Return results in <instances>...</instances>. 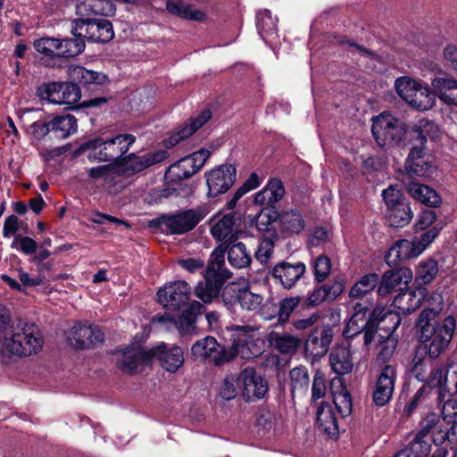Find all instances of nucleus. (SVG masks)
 Segmentation results:
<instances>
[{
    "mask_svg": "<svg viewBox=\"0 0 457 457\" xmlns=\"http://www.w3.org/2000/svg\"><path fill=\"white\" fill-rule=\"evenodd\" d=\"M212 118V112L210 109L203 110L196 117L191 118L187 123L185 124L177 133L170 136L169 144L176 145L181 140L189 137L198 129L203 127Z\"/></svg>",
    "mask_w": 457,
    "mask_h": 457,
    "instance_id": "c756f323",
    "label": "nucleus"
},
{
    "mask_svg": "<svg viewBox=\"0 0 457 457\" xmlns=\"http://www.w3.org/2000/svg\"><path fill=\"white\" fill-rule=\"evenodd\" d=\"M151 362L150 349L141 346L127 347L116 358L117 367L126 374L134 375L138 368Z\"/></svg>",
    "mask_w": 457,
    "mask_h": 457,
    "instance_id": "aec40b11",
    "label": "nucleus"
},
{
    "mask_svg": "<svg viewBox=\"0 0 457 457\" xmlns=\"http://www.w3.org/2000/svg\"><path fill=\"white\" fill-rule=\"evenodd\" d=\"M439 98L445 104L457 106V80L437 78L433 81Z\"/></svg>",
    "mask_w": 457,
    "mask_h": 457,
    "instance_id": "a19ab883",
    "label": "nucleus"
},
{
    "mask_svg": "<svg viewBox=\"0 0 457 457\" xmlns=\"http://www.w3.org/2000/svg\"><path fill=\"white\" fill-rule=\"evenodd\" d=\"M440 311V306L425 308L417 321L420 340L428 349L430 359H436L447 349L456 327V320L452 315L436 321V319Z\"/></svg>",
    "mask_w": 457,
    "mask_h": 457,
    "instance_id": "f257e3e1",
    "label": "nucleus"
},
{
    "mask_svg": "<svg viewBox=\"0 0 457 457\" xmlns=\"http://www.w3.org/2000/svg\"><path fill=\"white\" fill-rule=\"evenodd\" d=\"M73 38H65L60 40L59 50L61 51V57L70 58L81 54L85 48L83 37L73 35Z\"/></svg>",
    "mask_w": 457,
    "mask_h": 457,
    "instance_id": "3c124183",
    "label": "nucleus"
},
{
    "mask_svg": "<svg viewBox=\"0 0 457 457\" xmlns=\"http://www.w3.org/2000/svg\"><path fill=\"white\" fill-rule=\"evenodd\" d=\"M236 168L231 164L220 165L205 174L208 195L215 197L226 193L235 183Z\"/></svg>",
    "mask_w": 457,
    "mask_h": 457,
    "instance_id": "6ab92c4d",
    "label": "nucleus"
},
{
    "mask_svg": "<svg viewBox=\"0 0 457 457\" xmlns=\"http://www.w3.org/2000/svg\"><path fill=\"white\" fill-rule=\"evenodd\" d=\"M338 412L343 416H347L351 413L353 403L350 394L343 388L340 392L334 395L333 399Z\"/></svg>",
    "mask_w": 457,
    "mask_h": 457,
    "instance_id": "338daca9",
    "label": "nucleus"
},
{
    "mask_svg": "<svg viewBox=\"0 0 457 457\" xmlns=\"http://www.w3.org/2000/svg\"><path fill=\"white\" fill-rule=\"evenodd\" d=\"M43 346V338L33 324L12 322L0 340V363L7 364L12 356L22 358L37 354Z\"/></svg>",
    "mask_w": 457,
    "mask_h": 457,
    "instance_id": "f03ea898",
    "label": "nucleus"
},
{
    "mask_svg": "<svg viewBox=\"0 0 457 457\" xmlns=\"http://www.w3.org/2000/svg\"><path fill=\"white\" fill-rule=\"evenodd\" d=\"M317 424L329 436H337L339 433L336 414L328 403H322L318 408Z\"/></svg>",
    "mask_w": 457,
    "mask_h": 457,
    "instance_id": "4c0bfd02",
    "label": "nucleus"
},
{
    "mask_svg": "<svg viewBox=\"0 0 457 457\" xmlns=\"http://www.w3.org/2000/svg\"><path fill=\"white\" fill-rule=\"evenodd\" d=\"M421 304V296L412 290L405 289L398 294L393 305L398 310V315H407L416 311Z\"/></svg>",
    "mask_w": 457,
    "mask_h": 457,
    "instance_id": "ea45409f",
    "label": "nucleus"
},
{
    "mask_svg": "<svg viewBox=\"0 0 457 457\" xmlns=\"http://www.w3.org/2000/svg\"><path fill=\"white\" fill-rule=\"evenodd\" d=\"M436 427L437 429H435V445H441L447 440L453 448L457 447V422L452 423V427L445 430L437 417Z\"/></svg>",
    "mask_w": 457,
    "mask_h": 457,
    "instance_id": "5fc2aeb1",
    "label": "nucleus"
},
{
    "mask_svg": "<svg viewBox=\"0 0 457 457\" xmlns=\"http://www.w3.org/2000/svg\"><path fill=\"white\" fill-rule=\"evenodd\" d=\"M332 338L333 334L330 328H315L305 342L304 351L314 358L322 357L328 353Z\"/></svg>",
    "mask_w": 457,
    "mask_h": 457,
    "instance_id": "a878e982",
    "label": "nucleus"
},
{
    "mask_svg": "<svg viewBox=\"0 0 457 457\" xmlns=\"http://www.w3.org/2000/svg\"><path fill=\"white\" fill-rule=\"evenodd\" d=\"M412 218L413 212L407 202L388 210L387 219L391 227L403 228L408 225Z\"/></svg>",
    "mask_w": 457,
    "mask_h": 457,
    "instance_id": "49530a36",
    "label": "nucleus"
},
{
    "mask_svg": "<svg viewBox=\"0 0 457 457\" xmlns=\"http://www.w3.org/2000/svg\"><path fill=\"white\" fill-rule=\"evenodd\" d=\"M412 279V272L408 268H401L395 270L385 272L378 284V293L386 296L393 292H403L408 288Z\"/></svg>",
    "mask_w": 457,
    "mask_h": 457,
    "instance_id": "412c9836",
    "label": "nucleus"
},
{
    "mask_svg": "<svg viewBox=\"0 0 457 457\" xmlns=\"http://www.w3.org/2000/svg\"><path fill=\"white\" fill-rule=\"evenodd\" d=\"M60 40L54 37H42L34 42L35 49L49 57L61 58V51L59 50Z\"/></svg>",
    "mask_w": 457,
    "mask_h": 457,
    "instance_id": "864d4df0",
    "label": "nucleus"
},
{
    "mask_svg": "<svg viewBox=\"0 0 457 457\" xmlns=\"http://www.w3.org/2000/svg\"><path fill=\"white\" fill-rule=\"evenodd\" d=\"M278 220L282 231L291 234L301 233L305 226L302 213L296 209L278 213Z\"/></svg>",
    "mask_w": 457,
    "mask_h": 457,
    "instance_id": "58836bf2",
    "label": "nucleus"
},
{
    "mask_svg": "<svg viewBox=\"0 0 457 457\" xmlns=\"http://www.w3.org/2000/svg\"><path fill=\"white\" fill-rule=\"evenodd\" d=\"M203 207L189 209L172 215H163L157 221L160 228L170 234H184L192 230L206 216Z\"/></svg>",
    "mask_w": 457,
    "mask_h": 457,
    "instance_id": "0eeeda50",
    "label": "nucleus"
},
{
    "mask_svg": "<svg viewBox=\"0 0 457 457\" xmlns=\"http://www.w3.org/2000/svg\"><path fill=\"white\" fill-rule=\"evenodd\" d=\"M332 370L337 375L349 374L353 368V355L349 345H339L332 349L329 354Z\"/></svg>",
    "mask_w": 457,
    "mask_h": 457,
    "instance_id": "c85d7f7f",
    "label": "nucleus"
},
{
    "mask_svg": "<svg viewBox=\"0 0 457 457\" xmlns=\"http://www.w3.org/2000/svg\"><path fill=\"white\" fill-rule=\"evenodd\" d=\"M68 339L75 348H89L104 341V333L96 325L78 324L71 328Z\"/></svg>",
    "mask_w": 457,
    "mask_h": 457,
    "instance_id": "4be33fe9",
    "label": "nucleus"
},
{
    "mask_svg": "<svg viewBox=\"0 0 457 457\" xmlns=\"http://www.w3.org/2000/svg\"><path fill=\"white\" fill-rule=\"evenodd\" d=\"M51 131L59 133L58 137L66 138L77 130V120L74 116L68 114L65 116H58L49 122Z\"/></svg>",
    "mask_w": 457,
    "mask_h": 457,
    "instance_id": "09e8293b",
    "label": "nucleus"
},
{
    "mask_svg": "<svg viewBox=\"0 0 457 457\" xmlns=\"http://www.w3.org/2000/svg\"><path fill=\"white\" fill-rule=\"evenodd\" d=\"M291 394H302L307 391L309 386V374L305 368H295L290 371Z\"/></svg>",
    "mask_w": 457,
    "mask_h": 457,
    "instance_id": "603ef678",
    "label": "nucleus"
},
{
    "mask_svg": "<svg viewBox=\"0 0 457 457\" xmlns=\"http://www.w3.org/2000/svg\"><path fill=\"white\" fill-rule=\"evenodd\" d=\"M211 152L202 148L170 165L166 175L171 180H182L195 174L210 157Z\"/></svg>",
    "mask_w": 457,
    "mask_h": 457,
    "instance_id": "4468645a",
    "label": "nucleus"
},
{
    "mask_svg": "<svg viewBox=\"0 0 457 457\" xmlns=\"http://www.w3.org/2000/svg\"><path fill=\"white\" fill-rule=\"evenodd\" d=\"M73 23L71 33L91 42L106 43L114 37L112 25L106 19H79Z\"/></svg>",
    "mask_w": 457,
    "mask_h": 457,
    "instance_id": "1a4fd4ad",
    "label": "nucleus"
},
{
    "mask_svg": "<svg viewBox=\"0 0 457 457\" xmlns=\"http://www.w3.org/2000/svg\"><path fill=\"white\" fill-rule=\"evenodd\" d=\"M242 396L246 402L262 399L268 392L267 380L253 367L244 369L238 375Z\"/></svg>",
    "mask_w": 457,
    "mask_h": 457,
    "instance_id": "f3484780",
    "label": "nucleus"
},
{
    "mask_svg": "<svg viewBox=\"0 0 457 457\" xmlns=\"http://www.w3.org/2000/svg\"><path fill=\"white\" fill-rule=\"evenodd\" d=\"M255 329L252 326H236L232 328L231 346L234 351L233 359L240 355L243 359L257 357L262 353L260 340L254 338Z\"/></svg>",
    "mask_w": 457,
    "mask_h": 457,
    "instance_id": "9d476101",
    "label": "nucleus"
},
{
    "mask_svg": "<svg viewBox=\"0 0 457 457\" xmlns=\"http://www.w3.org/2000/svg\"><path fill=\"white\" fill-rule=\"evenodd\" d=\"M378 275L376 273H370L363 276L351 288L349 296L353 299L363 297L367 294L370 293L378 286Z\"/></svg>",
    "mask_w": 457,
    "mask_h": 457,
    "instance_id": "8fccbe9b",
    "label": "nucleus"
},
{
    "mask_svg": "<svg viewBox=\"0 0 457 457\" xmlns=\"http://www.w3.org/2000/svg\"><path fill=\"white\" fill-rule=\"evenodd\" d=\"M228 252V260L229 264L236 269L247 268L252 262L251 253L242 242L233 241L231 244L226 245V247L219 246Z\"/></svg>",
    "mask_w": 457,
    "mask_h": 457,
    "instance_id": "2f4dec72",
    "label": "nucleus"
},
{
    "mask_svg": "<svg viewBox=\"0 0 457 457\" xmlns=\"http://www.w3.org/2000/svg\"><path fill=\"white\" fill-rule=\"evenodd\" d=\"M421 253L422 247L417 245L415 239L412 241L402 239L398 240L391 246L386 260L389 265H396L405 260L417 257Z\"/></svg>",
    "mask_w": 457,
    "mask_h": 457,
    "instance_id": "bb28decb",
    "label": "nucleus"
},
{
    "mask_svg": "<svg viewBox=\"0 0 457 457\" xmlns=\"http://www.w3.org/2000/svg\"><path fill=\"white\" fill-rule=\"evenodd\" d=\"M168 155V152L162 149L147 153L143 155L129 154V155L121 158L117 162L122 176L129 178L143 171L154 164L164 161L167 159Z\"/></svg>",
    "mask_w": 457,
    "mask_h": 457,
    "instance_id": "ddd939ff",
    "label": "nucleus"
},
{
    "mask_svg": "<svg viewBox=\"0 0 457 457\" xmlns=\"http://www.w3.org/2000/svg\"><path fill=\"white\" fill-rule=\"evenodd\" d=\"M376 337H379L380 350L378 357L383 361H387L394 353L397 342L396 339L392 337V334L382 335L378 334Z\"/></svg>",
    "mask_w": 457,
    "mask_h": 457,
    "instance_id": "e2e57ef3",
    "label": "nucleus"
},
{
    "mask_svg": "<svg viewBox=\"0 0 457 457\" xmlns=\"http://www.w3.org/2000/svg\"><path fill=\"white\" fill-rule=\"evenodd\" d=\"M448 370L443 365L432 364L426 384L430 387L432 392L433 387H436L437 400L442 402L445 398V392L446 391V381H447Z\"/></svg>",
    "mask_w": 457,
    "mask_h": 457,
    "instance_id": "e433bc0d",
    "label": "nucleus"
},
{
    "mask_svg": "<svg viewBox=\"0 0 457 457\" xmlns=\"http://www.w3.org/2000/svg\"><path fill=\"white\" fill-rule=\"evenodd\" d=\"M231 278V272L224 262V250L216 248L211 254L205 270L204 281L199 282L195 288V295L204 303H210L216 298L224 282Z\"/></svg>",
    "mask_w": 457,
    "mask_h": 457,
    "instance_id": "7ed1b4c3",
    "label": "nucleus"
},
{
    "mask_svg": "<svg viewBox=\"0 0 457 457\" xmlns=\"http://www.w3.org/2000/svg\"><path fill=\"white\" fill-rule=\"evenodd\" d=\"M257 28L261 35L276 32L277 21L272 18L270 11L264 10L258 13Z\"/></svg>",
    "mask_w": 457,
    "mask_h": 457,
    "instance_id": "052dcab7",
    "label": "nucleus"
},
{
    "mask_svg": "<svg viewBox=\"0 0 457 457\" xmlns=\"http://www.w3.org/2000/svg\"><path fill=\"white\" fill-rule=\"evenodd\" d=\"M191 353L195 360L220 366L233 360L234 351L220 345L215 337L207 336L192 345Z\"/></svg>",
    "mask_w": 457,
    "mask_h": 457,
    "instance_id": "6e6552de",
    "label": "nucleus"
},
{
    "mask_svg": "<svg viewBox=\"0 0 457 457\" xmlns=\"http://www.w3.org/2000/svg\"><path fill=\"white\" fill-rule=\"evenodd\" d=\"M411 141H416L414 146L423 147L428 138H434L437 136V126L429 120H420L410 130L406 131Z\"/></svg>",
    "mask_w": 457,
    "mask_h": 457,
    "instance_id": "f704fd0d",
    "label": "nucleus"
},
{
    "mask_svg": "<svg viewBox=\"0 0 457 457\" xmlns=\"http://www.w3.org/2000/svg\"><path fill=\"white\" fill-rule=\"evenodd\" d=\"M372 134L380 146H391L398 145L407 132L400 120L383 113L374 119Z\"/></svg>",
    "mask_w": 457,
    "mask_h": 457,
    "instance_id": "423d86ee",
    "label": "nucleus"
},
{
    "mask_svg": "<svg viewBox=\"0 0 457 457\" xmlns=\"http://www.w3.org/2000/svg\"><path fill=\"white\" fill-rule=\"evenodd\" d=\"M37 96L40 100H47L49 103L74 109L81 97V92L74 83L53 82L38 87Z\"/></svg>",
    "mask_w": 457,
    "mask_h": 457,
    "instance_id": "39448f33",
    "label": "nucleus"
},
{
    "mask_svg": "<svg viewBox=\"0 0 457 457\" xmlns=\"http://www.w3.org/2000/svg\"><path fill=\"white\" fill-rule=\"evenodd\" d=\"M212 237L219 240L224 241L225 245L231 244L237 240L236 231V220L234 215L226 214L220 219L211 229Z\"/></svg>",
    "mask_w": 457,
    "mask_h": 457,
    "instance_id": "72a5a7b5",
    "label": "nucleus"
},
{
    "mask_svg": "<svg viewBox=\"0 0 457 457\" xmlns=\"http://www.w3.org/2000/svg\"><path fill=\"white\" fill-rule=\"evenodd\" d=\"M204 305L197 301L189 303L186 310L176 318V329L182 335L192 334L195 329L196 316L202 312Z\"/></svg>",
    "mask_w": 457,
    "mask_h": 457,
    "instance_id": "473e14b6",
    "label": "nucleus"
},
{
    "mask_svg": "<svg viewBox=\"0 0 457 457\" xmlns=\"http://www.w3.org/2000/svg\"><path fill=\"white\" fill-rule=\"evenodd\" d=\"M406 189L415 200L425 205L435 208L442 203L436 191L427 185L411 181L407 185Z\"/></svg>",
    "mask_w": 457,
    "mask_h": 457,
    "instance_id": "7c9ffc66",
    "label": "nucleus"
},
{
    "mask_svg": "<svg viewBox=\"0 0 457 457\" xmlns=\"http://www.w3.org/2000/svg\"><path fill=\"white\" fill-rule=\"evenodd\" d=\"M223 303L232 307L238 303L242 309L252 312L257 310L263 301L262 295L253 293L248 287L237 283L227 285L221 293Z\"/></svg>",
    "mask_w": 457,
    "mask_h": 457,
    "instance_id": "f8f14e48",
    "label": "nucleus"
},
{
    "mask_svg": "<svg viewBox=\"0 0 457 457\" xmlns=\"http://www.w3.org/2000/svg\"><path fill=\"white\" fill-rule=\"evenodd\" d=\"M278 213L269 208H262L256 216L255 227L258 231L262 233V237H273L272 234H278L273 227V223L278 220Z\"/></svg>",
    "mask_w": 457,
    "mask_h": 457,
    "instance_id": "a18cd8bd",
    "label": "nucleus"
},
{
    "mask_svg": "<svg viewBox=\"0 0 457 457\" xmlns=\"http://www.w3.org/2000/svg\"><path fill=\"white\" fill-rule=\"evenodd\" d=\"M273 237H262L254 256L261 263H266L273 253L274 245L278 241V234H272Z\"/></svg>",
    "mask_w": 457,
    "mask_h": 457,
    "instance_id": "4d7b16f0",
    "label": "nucleus"
},
{
    "mask_svg": "<svg viewBox=\"0 0 457 457\" xmlns=\"http://www.w3.org/2000/svg\"><path fill=\"white\" fill-rule=\"evenodd\" d=\"M437 416L435 413L428 414L420 423V430L407 447L416 457H426L431 452L432 443L435 444V429Z\"/></svg>",
    "mask_w": 457,
    "mask_h": 457,
    "instance_id": "dca6fc26",
    "label": "nucleus"
},
{
    "mask_svg": "<svg viewBox=\"0 0 457 457\" xmlns=\"http://www.w3.org/2000/svg\"><path fill=\"white\" fill-rule=\"evenodd\" d=\"M285 194L282 181L279 179L271 178L266 186L255 194L254 204L266 206L265 208L274 207L275 204L280 201Z\"/></svg>",
    "mask_w": 457,
    "mask_h": 457,
    "instance_id": "cd10ccee",
    "label": "nucleus"
},
{
    "mask_svg": "<svg viewBox=\"0 0 457 457\" xmlns=\"http://www.w3.org/2000/svg\"><path fill=\"white\" fill-rule=\"evenodd\" d=\"M418 277L424 283H430L438 273L437 262L433 259H428L420 263L418 267Z\"/></svg>",
    "mask_w": 457,
    "mask_h": 457,
    "instance_id": "bf43d9fd",
    "label": "nucleus"
},
{
    "mask_svg": "<svg viewBox=\"0 0 457 457\" xmlns=\"http://www.w3.org/2000/svg\"><path fill=\"white\" fill-rule=\"evenodd\" d=\"M132 134H119L105 141L96 138L87 142L88 159L96 162L120 161L136 142Z\"/></svg>",
    "mask_w": 457,
    "mask_h": 457,
    "instance_id": "20e7f679",
    "label": "nucleus"
},
{
    "mask_svg": "<svg viewBox=\"0 0 457 457\" xmlns=\"http://www.w3.org/2000/svg\"><path fill=\"white\" fill-rule=\"evenodd\" d=\"M396 372L391 365L385 366L378 375L372 398L377 406L386 405L391 399L395 389Z\"/></svg>",
    "mask_w": 457,
    "mask_h": 457,
    "instance_id": "b1692460",
    "label": "nucleus"
},
{
    "mask_svg": "<svg viewBox=\"0 0 457 457\" xmlns=\"http://www.w3.org/2000/svg\"><path fill=\"white\" fill-rule=\"evenodd\" d=\"M382 196L388 210L400 205V204L406 203L402 191L395 186H390L383 190Z\"/></svg>",
    "mask_w": 457,
    "mask_h": 457,
    "instance_id": "774afa93",
    "label": "nucleus"
},
{
    "mask_svg": "<svg viewBox=\"0 0 457 457\" xmlns=\"http://www.w3.org/2000/svg\"><path fill=\"white\" fill-rule=\"evenodd\" d=\"M435 100V95L430 89L419 84L407 103L417 110L426 111L433 107Z\"/></svg>",
    "mask_w": 457,
    "mask_h": 457,
    "instance_id": "c03bdc74",
    "label": "nucleus"
},
{
    "mask_svg": "<svg viewBox=\"0 0 457 457\" xmlns=\"http://www.w3.org/2000/svg\"><path fill=\"white\" fill-rule=\"evenodd\" d=\"M302 297L299 295L286 297L279 302L278 320L279 323L284 324L289 321L290 316L295 309L299 305Z\"/></svg>",
    "mask_w": 457,
    "mask_h": 457,
    "instance_id": "6e6d98bb",
    "label": "nucleus"
},
{
    "mask_svg": "<svg viewBox=\"0 0 457 457\" xmlns=\"http://www.w3.org/2000/svg\"><path fill=\"white\" fill-rule=\"evenodd\" d=\"M76 13L80 19H87L91 15H107L111 11L109 0H75Z\"/></svg>",
    "mask_w": 457,
    "mask_h": 457,
    "instance_id": "c9c22d12",
    "label": "nucleus"
},
{
    "mask_svg": "<svg viewBox=\"0 0 457 457\" xmlns=\"http://www.w3.org/2000/svg\"><path fill=\"white\" fill-rule=\"evenodd\" d=\"M192 290L188 283L177 280L165 284L157 292V301L165 309L179 310L188 303Z\"/></svg>",
    "mask_w": 457,
    "mask_h": 457,
    "instance_id": "9b49d317",
    "label": "nucleus"
},
{
    "mask_svg": "<svg viewBox=\"0 0 457 457\" xmlns=\"http://www.w3.org/2000/svg\"><path fill=\"white\" fill-rule=\"evenodd\" d=\"M387 320L391 321L390 326H386L387 334H393L401 323V318L395 312L386 311L383 306H377L373 309L369 320H367V328L364 336V345L371 344L378 334V330H382V324Z\"/></svg>",
    "mask_w": 457,
    "mask_h": 457,
    "instance_id": "2eb2a0df",
    "label": "nucleus"
},
{
    "mask_svg": "<svg viewBox=\"0 0 457 457\" xmlns=\"http://www.w3.org/2000/svg\"><path fill=\"white\" fill-rule=\"evenodd\" d=\"M432 364L430 360L416 355L412 360L411 371L418 380L426 382Z\"/></svg>",
    "mask_w": 457,
    "mask_h": 457,
    "instance_id": "0e129e2a",
    "label": "nucleus"
},
{
    "mask_svg": "<svg viewBox=\"0 0 457 457\" xmlns=\"http://www.w3.org/2000/svg\"><path fill=\"white\" fill-rule=\"evenodd\" d=\"M314 276L318 282L324 281L330 273V259L326 255H320L313 263Z\"/></svg>",
    "mask_w": 457,
    "mask_h": 457,
    "instance_id": "69168bd1",
    "label": "nucleus"
},
{
    "mask_svg": "<svg viewBox=\"0 0 457 457\" xmlns=\"http://www.w3.org/2000/svg\"><path fill=\"white\" fill-rule=\"evenodd\" d=\"M71 78L82 85H103L107 77L101 72L87 70L82 66H76L71 71Z\"/></svg>",
    "mask_w": 457,
    "mask_h": 457,
    "instance_id": "de8ad7c7",
    "label": "nucleus"
},
{
    "mask_svg": "<svg viewBox=\"0 0 457 457\" xmlns=\"http://www.w3.org/2000/svg\"><path fill=\"white\" fill-rule=\"evenodd\" d=\"M270 342L273 347L284 354L295 353L300 345V339L290 334H279L271 332L270 334Z\"/></svg>",
    "mask_w": 457,
    "mask_h": 457,
    "instance_id": "79ce46f5",
    "label": "nucleus"
},
{
    "mask_svg": "<svg viewBox=\"0 0 457 457\" xmlns=\"http://www.w3.org/2000/svg\"><path fill=\"white\" fill-rule=\"evenodd\" d=\"M306 272V265L302 262L291 263L286 261L275 264L270 271L274 283L290 290Z\"/></svg>",
    "mask_w": 457,
    "mask_h": 457,
    "instance_id": "a211bd4d",
    "label": "nucleus"
},
{
    "mask_svg": "<svg viewBox=\"0 0 457 457\" xmlns=\"http://www.w3.org/2000/svg\"><path fill=\"white\" fill-rule=\"evenodd\" d=\"M405 169L410 177H428L435 166L424 156L423 147L412 146L405 162Z\"/></svg>",
    "mask_w": 457,
    "mask_h": 457,
    "instance_id": "393cba45",
    "label": "nucleus"
},
{
    "mask_svg": "<svg viewBox=\"0 0 457 457\" xmlns=\"http://www.w3.org/2000/svg\"><path fill=\"white\" fill-rule=\"evenodd\" d=\"M240 385V380L238 377L235 375H228L220 386V395L224 400H231L234 399L237 395V387Z\"/></svg>",
    "mask_w": 457,
    "mask_h": 457,
    "instance_id": "680f3d73",
    "label": "nucleus"
},
{
    "mask_svg": "<svg viewBox=\"0 0 457 457\" xmlns=\"http://www.w3.org/2000/svg\"><path fill=\"white\" fill-rule=\"evenodd\" d=\"M418 86L419 83L417 81L408 77L399 78L395 82V87L397 94L405 102L409 101Z\"/></svg>",
    "mask_w": 457,
    "mask_h": 457,
    "instance_id": "13d9d810",
    "label": "nucleus"
},
{
    "mask_svg": "<svg viewBox=\"0 0 457 457\" xmlns=\"http://www.w3.org/2000/svg\"><path fill=\"white\" fill-rule=\"evenodd\" d=\"M151 361L157 359L161 366L170 372H176L184 363V352L181 347L162 343L150 349Z\"/></svg>",
    "mask_w": 457,
    "mask_h": 457,
    "instance_id": "5701e85b",
    "label": "nucleus"
},
{
    "mask_svg": "<svg viewBox=\"0 0 457 457\" xmlns=\"http://www.w3.org/2000/svg\"><path fill=\"white\" fill-rule=\"evenodd\" d=\"M166 8L170 13L188 20L203 21L206 18L204 12L193 8L190 4H182L180 2L168 0L166 3Z\"/></svg>",
    "mask_w": 457,
    "mask_h": 457,
    "instance_id": "37998d69",
    "label": "nucleus"
}]
</instances>
